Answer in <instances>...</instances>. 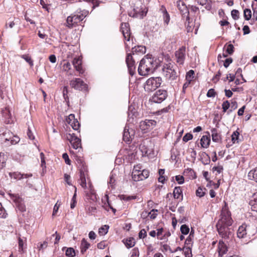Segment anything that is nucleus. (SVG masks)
Wrapping results in <instances>:
<instances>
[{"mask_svg": "<svg viewBox=\"0 0 257 257\" xmlns=\"http://www.w3.org/2000/svg\"><path fill=\"white\" fill-rule=\"evenodd\" d=\"M62 67L63 71L67 72L70 70V69L71 68V64H70V62H67L63 65Z\"/></svg>", "mask_w": 257, "mask_h": 257, "instance_id": "864d4df0", "label": "nucleus"}, {"mask_svg": "<svg viewBox=\"0 0 257 257\" xmlns=\"http://www.w3.org/2000/svg\"><path fill=\"white\" fill-rule=\"evenodd\" d=\"M223 168L222 166H215L212 168V171H216L218 174H220L223 170Z\"/></svg>", "mask_w": 257, "mask_h": 257, "instance_id": "338daca9", "label": "nucleus"}, {"mask_svg": "<svg viewBox=\"0 0 257 257\" xmlns=\"http://www.w3.org/2000/svg\"><path fill=\"white\" fill-rule=\"evenodd\" d=\"M257 232L255 226L253 224H242L237 231V236L239 238H250Z\"/></svg>", "mask_w": 257, "mask_h": 257, "instance_id": "7ed1b4c3", "label": "nucleus"}, {"mask_svg": "<svg viewBox=\"0 0 257 257\" xmlns=\"http://www.w3.org/2000/svg\"><path fill=\"white\" fill-rule=\"evenodd\" d=\"M60 205H61V202H59V201H57V203L55 204V205L54 206L53 211V214H52L53 216L55 215V214L57 213Z\"/></svg>", "mask_w": 257, "mask_h": 257, "instance_id": "bf43d9fd", "label": "nucleus"}, {"mask_svg": "<svg viewBox=\"0 0 257 257\" xmlns=\"http://www.w3.org/2000/svg\"><path fill=\"white\" fill-rule=\"evenodd\" d=\"M67 140L72 145L74 149H77L81 146V140L74 134H68L66 135Z\"/></svg>", "mask_w": 257, "mask_h": 257, "instance_id": "aec40b11", "label": "nucleus"}, {"mask_svg": "<svg viewBox=\"0 0 257 257\" xmlns=\"http://www.w3.org/2000/svg\"><path fill=\"white\" fill-rule=\"evenodd\" d=\"M80 185L82 188H85L86 187V182L84 174L80 171Z\"/></svg>", "mask_w": 257, "mask_h": 257, "instance_id": "58836bf2", "label": "nucleus"}, {"mask_svg": "<svg viewBox=\"0 0 257 257\" xmlns=\"http://www.w3.org/2000/svg\"><path fill=\"white\" fill-rule=\"evenodd\" d=\"M237 103L235 100H232L231 101V109L228 111V113L231 112L232 110H234L237 108Z\"/></svg>", "mask_w": 257, "mask_h": 257, "instance_id": "3c124183", "label": "nucleus"}, {"mask_svg": "<svg viewBox=\"0 0 257 257\" xmlns=\"http://www.w3.org/2000/svg\"><path fill=\"white\" fill-rule=\"evenodd\" d=\"M249 205L253 211L257 212V192L254 193L249 201Z\"/></svg>", "mask_w": 257, "mask_h": 257, "instance_id": "cd10ccee", "label": "nucleus"}, {"mask_svg": "<svg viewBox=\"0 0 257 257\" xmlns=\"http://www.w3.org/2000/svg\"><path fill=\"white\" fill-rule=\"evenodd\" d=\"M194 71L193 70H189L186 75V81L191 83L193 78H194Z\"/></svg>", "mask_w": 257, "mask_h": 257, "instance_id": "c9c22d12", "label": "nucleus"}, {"mask_svg": "<svg viewBox=\"0 0 257 257\" xmlns=\"http://www.w3.org/2000/svg\"><path fill=\"white\" fill-rule=\"evenodd\" d=\"M63 95L64 99L65 100H67L68 99V87L67 86H64L63 89Z\"/></svg>", "mask_w": 257, "mask_h": 257, "instance_id": "680f3d73", "label": "nucleus"}, {"mask_svg": "<svg viewBox=\"0 0 257 257\" xmlns=\"http://www.w3.org/2000/svg\"><path fill=\"white\" fill-rule=\"evenodd\" d=\"M90 243H89L85 238H83L81 242V252L84 254L86 250L90 247Z\"/></svg>", "mask_w": 257, "mask_h": 257, "instance_id": "2f4dec72", "label": "nucleus"}, {"mask_svg": "<svg viewBox=\"0 0 257 257\" xmlns=\"http://www.w3.org/2000/svg\"><path fill=\"white\" fill-rule=\"evenodd\" d=\"M174 197L175 199H179L181 197V200L183 199L182 191L181 187H176L174 188L173 192Z\"/></svg>", "mask_w": 257, "mask_h": 257, "instance_id": "7c9ffc66", "label": "nucleus"}, {"mask_svg": "<svg viewBox=\"0 0 257 257\" xmlns=\"http://www.w3.org/2000/svg\"><path fill=\"white\" fill-rule=\"evenodd\" d=\"M131 41L128 43H125V46L126 51L127 52L130 51L131 46L130 45ZM133 41H132V55H134L135 53H140L141 54H144L146 52V47L142 45L134 46H133Z\"/></svg>", "mask_w": 257, "mask_h": 257, "instance_id": "9d476101", "label": "nucleus"}, {"mask_svg": "<svg viewBox=\"0 0 257 257\" xmlns=\"http://www.w3.org/2000/svg\"><path fill=\"white\" fill-rule=\"evenodd\" d=\"M70 86L76 90H83L87 88V85L80 78H75L70 81Z\"/></svg>", "mask_w": 257, "mask_h": 257, "instance_id": "6ab92c4d", "label": "nucleus"}, {"mask_svg": "<svg viewBox=\"0 0 257 257\" xmlns=\"http://www.w3.org/2000/svg\"><path fill=\"white\" fill-rule=\"evenodd\" d=\"M62 158L65 160L66 164L70 165L71 161L69 158L68 155L67 153H64L62 155Z\"/></svg>", "mask_w": 257, "mask_h": 257, "instance_id": "774afa93", "label": "nucleus"}, {"mask_svg": "<svg viewBox=\"0 0 257 257\" xmlns=\"http://www.w3.org/2000/svg\"><path fill=\"white\" fill-rule=\"evenodd\" d=\"M158 212V210L157 209H152L150 212L148 213V215L150 216L151 219H155L156 218L157 216V212Z\"/></svg>", "mask_w": 257, "mask_h": 257, "instance_id": "603ef678", "label": "nucleus"}, {"mask_svg": "<svg viewBox=\"0 0 257 257\" xmlns=\"http://www.w3.org/2000/svg\"><path fill=\"white\" fill-rule=\"evenodd\" d=\"M1 114L6 123L9 124L12 122V115L9 107H5L4 108H3L1 110Z\"/></svg>", "mask_w": 257, "mask_h": 257, "instance_id": "412c9836", "label": "nucleus"}, {"mask_svg": "<svg viewBox=\"0 0 257 257\" xmlns=\"http://www.w3.org/2000/svg\"><path fill=\"white\" fill-rule=\"evenodd\" d=\"M200 159L204 165H208L210 162V156L205 152H202L201 153Z\"/></svg>", "mask_w": 257, "mask_h": 257, "instance_id": "c85d7f7f", "label": "nucleus"}, {"mask_svg": "<svg viewBox=\"0 0 257 257\" xmlns=\"http://www.w3.org/2000/svg\"><path fill=\"white\" fill-rule=\"evenodd\" d=\"M147 236V232L145 229H142L139 233V237L140 238H144Z\"/></svg>", "mask_w": 257, "mask_h": 257, "instance_id": "0e129e2a", "label": "nucleus"}, {"mask_svg": "<svg viewBox=\"0 0 257 257\" xmlns=\"http://www.w3.org/2000/svg\"><path fill=\"white\" fill-rule=\"evenodd\" d=\"M231 15L234 20H237L239 18V13L238 11L236 10H233L231 12Z\"/></svg>", "mask_w": 257, "mask_h": 257, "instance_id": "09e8293b", "label": "nucleus"}, {"mask_svg": "<svg viewBox=\"0 0 257 257\" xmlns=\"http://www.w3.org/2000/svg\"><path fill=\"white\" fill-rule=\"evenodd\" d=\"M177 66L174 63L169 62L165 64L162 68L164 75L167 79L173 81L178 77L177 72Z\"/></svg>", "mask_w": 257, "mask_h": 257, "instance_id": "39448f33", "label": "nucleus"}, {"mask_svg": "<svg viewBox=\"0 0 257 257\" xmlns=\"http://www.w3.org/2000/svg\"><path fill=\"white\" fill-rule=\"evenodd\" d=\"M147 12L148 10L145 6L139 2L135 5L133 10L128 15L130 17L143 19L147 15Z\"/></svg>", "mask_w": 257, "mask_h": 257, "instance_id": "6e6552de", "label": "nucleus"}, {"mask_svg": "<svg viewBox=\"0 0 257 257\" xmlns=\"http://www.w3.org/2000/svg\"><path fill=\"white\" fill-rule=\"evenodd\" d=\"M135 135V132L133 129H130L129 126L126 125L123 132V140L127 144H130Z\"/></svg>", "mask_w": 257, "mask_h": 257, "instance_id": "dca6fc26", "label": "nucleus"}, {"mask_svg": "<svg viewBox=\"0 0 257 257\" xmlns=\"http://www.w3.org/2000/svg\"><path fill=\"white\" fill-rule=\"evenodd\" d=\"M191 232L190 233V235L187 237L186 238L185 241V245H186V246H192L193 242L192 239L191 237Z\"/></svg>", "mask_w": 257, "mask_h": 257, "instance_id": "5fc2aeb1", "label": "nucleus"}, {"mask_svg": "<svg viewBox=\"0 0 257 257\" xmlns=\"http://www.w3.org/2000/svg\"><path fill=\"white\" fill-rule=\"evenodd\" d=\"M149 176V171L144 169L141 172H136V170L132 172V179L134 181H139L147 179Z\"/></svg>", "mask_w": 257, "mask_h": 257, "instance_id": "f8f14e48", "label": "nucleus"}, {"mask_svg": "<svg viewBox=\"0 0 257 257\" xmlns=\"http://www.w3.org/2000/svg\"><path fill=\"white\" fill-rule=\"evenodd\" d=\"M21 58L24 59L27 62H28L31 66H33V61L32 60L30 56H29V55L25 54L21 55Z\"/></svg>", "mask_w": 257, "mask_h": 257, "instance_id": "ea45409f", "label": "nucleus"}, {"mask_svg": "<svg viewBox=\"0 0 257 257\" xmlns=\"http://www.w3.org/2000/svg\"><path fill=\"white\" fill-rule=\"evenodd\" d=\"M248 179L254 181L257 183V167L248 172Z\"/></svg>", "mask_w": 257, "mask_h": 257, "instance_id": "c756f323", "label": "nucleus"}, {"mask_svg": "<svg viewBox=\"0 0 257 257\" xmlns=\"http://www.w3.org/2000/svg\"><path fill=\"white\" fill-rule=\"evenodd\" d=\"M223 51H225L229 55H232L234 52L233 45L231 44H226L223 48Z\"/></svg>", "mask_w": 257, "mask_h": 257, "instance_id": "473e14b6", "label": "nucleus"}, {"mask_svg": "<svg viewBox=\"0 0 257 257\" xmlns=\"http://www.w3.org/2000/svg\"><path fill=\"white\" fill-rule=\"evenodd\" d=\"M125 61L130 74L132 76H133L136 72V67L135 65V62L133 59L131 53H128L127 54Z\"/></svg>", "mask_w": 257, "mask_h": 257, "instance_id": "f3484780", "label": "nucleus"}, {"mask_svg": "<svg viewBox=\"0 0 257 257\" xmlns=\"http://www.w3.org/2000/svg\"><path fill=\"white\" fill-rule=\"evenodd\" d=\"M191 248L192 245L186 246L184 251V255L185 257H192Z\"/></svg>", "mask_w": 257, "mask_h": 257, "instance_id": "c03bdc74", "label": "nucleus"}, {"mask_svg": "<svg viewBox=\"0 0 257 257\" xmlns=\"http://www.w3.org/2000/svg\"><path fill=\"white\" fill-rule=\"evenodd\" d=\"M230 107V103L228 100L224 101L222 104L223 111L225 112Z\"/></svg>", "mask_w": 257, "mask_h": 257, "instance_id": "8fccbe9b", "label": "nucleus"}, {"mask_svg": "<svg viewBox=\"0 0 257 257\" xmlns=\"http://www.w3.org/2000/svg\"><path fill=\"white\" fill-rule=\"evenodd\" d=\"M156 121L152 119H145L140 123V128L145 132L153 129L156 125Z\"/></svg>", "mask_w": 257, "mask_h": 257, "instance_id": "2eb2a0df", "label": "nucleus"}, {"mask_svg": "<svg viewBox=\"0 0 257 257\" xmlns=\"http://www.w3.org/2000/svg\"><path fill=\"white\" fill-rule=\"evenodd\" d=\"M0 139L4 143H8L7 145H15L20 141V139L15 136L8 129L5 127L0 128Z\"/></svg>", "mask_w": 257, "mask_h": 257, "instance_id": "423d86ee", "label": "nucleus"}, {"mask_svg": "<svg viewBox=\"0 0 257 257\" xmlns=\"http://www.w3.org/2000/svg\"><path fill=\"white\" fill-rule=\"evenodd\" d=\"M184 173L189 174L192 179H195L196 178L194 171L191 168H187L185 169Z\"/></svg>", "mask_w": 257, "mask_h": 257, "instance_id": "de8ad7c7", "label": "nucleus"}, {"mask_svg": "<svg viewBox=\"0 0 257 257\" xmlns=\"http://www.w3.org/2000/svg\"><path fill=\"white\" fill-rule=\"evenodd\" d=\"M120 31L122 32L124 39L127 42L133 41V37L131 36L130 25L128 23H122L120 26Z\"/></svg>", "mask_w": 257, "mask_h": 257, "instance_id": "9b49d317", "label": "nucleus"}, {"mask_svg": "<svg viewBox=\"0 0 257 257\" xmlns=\"http://www.w3.org/2000/svg\"><path fill=\"white\" fill-rule=\"evenodd\" d=\"M192 138L193 135L190 133H187L183 137V141L185 142H187L192 140Z\"/></svg>", "mask_w": 257, "mask_h": 257, "instance_id": "13d9d810", "label": "nucleus"}, {"mask_svg": "<svg viewBox=\"0 0 257 257\" xmlns=\"http://www.w3.org/2000/svg\"><path fill=\"white\" fill-rule=\"evenodd\" d=\"M140 149L142 152L143 155H148L150 153L149 149L144 144H141L140 146Z\"/></svg>", "mask_w": 257, "mask_h": 257, "instance_id": "79ce46f5", "label": "nucleus"}, {"mask_svg": "<svg viewBox=\"0 0 257 257\" xmlns=\"http://www.w3.org/2000/svg\"><path fill=\"white\" fill-rule=\"evenodd\" d=\"M175 179L179 184H182L184 182V178L183 176L177 175L175 176Z\"/></svg>", "mask_w": 257, "mask_h": 257, "instance_id": "052dcab7", "label": "nucleus"}, {"mask_svg": "<svg viewBox=\"0 0 257 257\" xmlns=\"http://www.w3.org/2000/svg\"><path fill=\"white\" fill-rule=\"evenodd\" d=\"M123 242L125 244V246L127 248H131L133 247L135 244V239L133 237H130L125 240V241L123 240Z\"/></svg>", "mask_w": 257, "mask_h": 257, "instance_id": "72a5a7b5", "label": "nucleus"}, {"mask_svg": "<svg viewBox=\"0 0 257 257\" xmlns=\"http://www.w3.org/2000/svg\"><path fill=\"white\" fill-rule=\"evenodd\" d=\"M196 194L197 196L202 197L204 196L205 192L203 191V189L200 187L196 190Z\"/></svg>", "mask_w": 257, "mask_h": 257, "instance_id": "6e6d98bb", "label": "nucleus"}, {"mask_svg": "<svg viewBox=\"0 0 257 257\" xmlns=\"http://www.w3.org/2000/svg\"><path fill=\"white\" fill-rule=\"evenodd\" d=\"M212 141L214 142L220 143L221 142V135L218 133L216 128H213L211 130Z\"/></svg>", "mask_w": 257, "mask_h": 257, "instance_id": "5701e85b", "label": "nucleus"}, {"mask_svg": "<svg viewBox=\"0 0 257 257\" xmlns=\"http://www.w3.org/2000/svg\"><path fill=\"white\" fill-rule=\"evenodd\" d=\"M108 229H109L108 225H104L101 226L99 229L98 233H99L100 235H105L107 233Z\"/></svg>", "mask_w": 257, "mask_h": 257, "instance_id": "e433bc0d", "label": "nucleus"}, {"mask_svg": "<svg viewBox=\"0 0 257 257\" xmlns=\"http://www.w3.org/2000/svg\"><path fill=\"white\" fill-rule=\"evenodd\" d=\"M162 82L160 77H152L148 79L144 85L145 91L150 92L156 90Z\"/></svg>", "mask_w": 257, "mask_h": 257, "instance_id": "0eeeda50", "label": "nucleus"}, {"mask_svg": "<svg viewBox=\"0 0 257 257\" xmlns=\"http://www.w3.org/2000/svg\"><path fill=\"white\" fill-rule=\"evenodd\" d=\"M180 230L182 234L186 235L189 233V228L187 225L183 224L181 225L180 227Z\"/></svg>", "mask_w": 257, "mask_h": 257, "instance_id": "49530a36", "label": "nucleus"}, {"mask_svg": "<svg viewBox=\"0 0 257 257\" xmlns=\"http://www.w3.org/2000/svg\"><path fill=\"white\" fill-rule=\"evenodd\" d=\"M158 67V62L154 57L147 55L140 61L138 73L141 76H147L153 73Z\"/></svg>", "mask_w": 257, "mask_h": 257, "instance_id": "f03ea898", "label": "nucleus"}, {"mask_svg": "<svg viewBox=\"0 0 257 257\" xmlns=\"http://www.w3.org/2000/svg\"><path fill=\"white\" fill-rule=\"evenodd\" d=\"M243 16L245 20H249L251 17V12L250 10L248 9L244 10Z\"/></svg>", "mask_w": 257, "mask_h": 257, "instance_id": "4c0bfd02", "label": "nucleus"}, {"mask_svg": "<svg viewBox=\"0 0 257 257\" xmlns=\"http://www.w3.org/2000/svg\"><path fill=\"white\" fill-rule=\"evenodd\" d=\"M218 252L219 255H223L227 251V247L222 240H220L218 245Z\"/></svg>", "mask_w": 257, "mask_h": 257, "instance_id": "393cba45", "label": "nucleus"}, {"mask_svg": "<svg viewBox=\"0 0 257 257\" xmlns=\"http://www.w3.org/2000/svg\"><path fill=\"white\" fill-rule=\"evenodd\" d=\"M89 11L86 10H77L76 14L71 15L67 17L66 20L67 26L69 28H72L77 25V24L82 21L88 14Z\"/></svg>", "mask_w": 257, "mask_h": 257, "instance_id": "20e7f679", "label": "nucleus"}, {"mask_svg": "<svg viewBox=\"0 0 257 257\" xmlns=\"http://www.w3.org/2000/svg\"><path fill=\"white\" fill-rule=\"evenodd\" d=\"M11 198L15 203L17 207L21 212L26 211V208L24 202L18 194H11Z\"/></svg>", "mask_w": 257, "mask_h": 257, "instance_id": "4468645a", "label": "nucleus"}, {"mask_svg": "<svg viewBox=\"0 0 257 257\" xmlns=\"http://www.w3.org/2000/svg\"><path fill=\"white\" fill-rule=\"evenodd\" d=\"M8 213L6 210L3 206L1 203H0V218H6L7 217Z\"/></svg>", "mask_w": 257, "mask_h": 257, "instance_id": "a18cd8bd", "label": "nucleus"}, {"mask_svg": "<svg viewBox=\"0 0 257 257\" xmlns=\"http://www.w3.org/2000/svg\"><path fill=\"white\" fill-rule=\"evenodd\" d=\"M239 133L237 131H234L231 135V140L233 143H238Z\"/></svg>", "mask_w": 257, "mask_h": 257, "instance_id": "a19ab883", "label": "nucleus"}, {"mask_svg": "<svg viewBox=\"0 0 257 257\" xmlns=\"http://www.w3.org/2000/svg\"><path fill=\"white\" fill-rule=\"evenodd\" d=\"M233 220L231 217V213L226 207L225 203L222 209L220 218L216 224V227L219 235L223 239L230 240L234 236V229L232 224Z\"/></svg>", "mask_w": 257, "mask_h": 257, "instance_id": "f257e3e1", "label": "nucleus"}, {"mask_svg": "<svg viewBox=\"0 0 257 257\" xmlns=\"http://www.w3.org/2000/svg\"><path fill=\"white\" fill-rule=\"evenodd\" d=\"M65 254L68 257H74L75 255V250L72 247L68 248L66 250Z\"/></svg>", "mask_w": 257, "mask_h": 257, "instance_id": "37998d69", "label": "nucleus"}, {"mask_svg": "<svg viewBox=\"0 0 257 257\" xmlns=\"http://www.w3.org/2000/svg\"><path fill=\"white\" fill-rule=\"evenodd\" d=\"M67 122L71 125L73 130L78 131L80 127V123L78 121L75 119V116L73 114L69 115Z\"/></svg>", "mask_w": 257, "mask_h": 257, "instance_id": "4be33fe9", "label": "nucleus"}, {"mask_svg": "<svg viewBox=\"0 0 257 257\" xmlns=\"http://www.w3.org/2000/svg\"><path fill=\"white\" fill-rule=\"evenodd\" d=\"M176 62L179 65H183L186 57V47L182 46L175 52Z\"/></svg>", "mask_w": 257, "mask_h": 257, "instance_id": "a211bd4d", "label": "nucleus"}, {"mask_svg": "<svg viewBox=\"0 0 257 257\" xmlns=\"http://www.w3.org/2000/svg\"><path fill=\"white\" fill-rule=\"evenodd\" d=\"M177 7L183 17L186 18V21L190 20L189 10L184 2L181 0L177 1Z\"/></svg>", "mask_w": 257, "mask_h": 257, "instance_id": "ddd939ff", "label": "nucleus"}, {"mask_svg": "<svg viewBox=\"0 0 257 257\" xmlns=\"http://www.w3.org/2000/svg\"><path fill=\"white\" fill-rule=\"evenodd\" d=\"M168 96V92L165 89H159L150 98V101L156 103H160Z\"/></svg>", "mask_w": 257, "mask_h": 257, "instance_id": "1a4fd4ad", "label": "nucleus"}, {"mask_svg": "<svg viewBox=\"0 0 257 257\" xmlns=\"http://www.w3.org/2000/svg\"><path fill=\"white\" fill-rule=\"evenodd\" d=\"M232 62V59L231 58H226L223 63V66L227 68L229 66L230 64H231Z\"/></svg>", "mask_w": 257, "mask_h": 257, "instance_id": "69168bd1", "label": "nucleus"}, {"mask_svg": "<svg viewBox=\"0 0 257 257\" xmlns=\"http://www.w3.org/2000/svg\"><path fill=\"white\" fill-rule=\"evenodd\" d=\"M210 142V137L207 136H203L200 140L201 147L204 148H207L209 147Z\"/></svg>", "mask_w": 257, "mask_h": 257, "instance_id": "bb28decb", "label": "nucleus"}, {"mask_svg": "<svg viewBox=\"0 0 257 257\" xmlns=\"http://www.w3.org/2000/svg\"><path fill=\"white\" fill-rule=\"evenodd\" d=\"M216 95V92L214 89L211 88L209 89L207 93V96L208 97H214Z\"/></svg>", "mask_w": 257, "mask_h": 257, "instance_id": "4d7b16f0", "label": "nucleus"}, {"mask_svg": "<svg viewBox=\"0 0 257 257\" xmlns=\"http://www.w3.org/2000/svg\"><path fill=\"white\" fill-rule=\"evenodd\" d=\"M76 193H75L71 199V202L70 204V207L71 209H73L75 207V205L76 203Z\"/></svg>", "mask_w": 257, "mask_h": 257, "instance_id": "e2e57ef3", "label": "nucleus"}, {"mask_svg": "<svg viewBox=\"0 0 257 257\" xmlns=\"http://www.w3.org/2000/svg\"><path fill=\"white\" fill-rule=\"evenodd\" d=\"M6 158L4 153H0V171L5 167Z\"/></svg>", "mask_w": 257, "mask_h": 257, "instance_id": "f704fd0d", "label": "nucleus"}, {"mask_svg": "<svg viewBox=\"0 0 257 257\" xmlns=\"http://www.w3.org/2000/svg\"><path fill=\"white\" fill-rule=\"evenodd\" d=\"M10 176L11 178H14L16 179H21L22 178H27L29 177H31L32 176V174H21L20 173L14 172V173H10Z\"/></svg>", "mask_w": 257, "mask_h": 257, "instance_id": "a878e982", "label": "nucleus"}, {"mask_svg": "<svg viewBox=\"0 0 257 257\" xmlns=\"http://www.w3.org/2000/svg\"><path fill=\"white\" fill-rule=\"evenodd\" d=\"M72 64L76 70L80 73H82L83 71L82 68L81 61L78 58H75L72 61Z\"/></svg>", "mask_w": 257, "mask_h": 257, "instance_id": "b1692460", "label": "nucleus"}]
</instances>
